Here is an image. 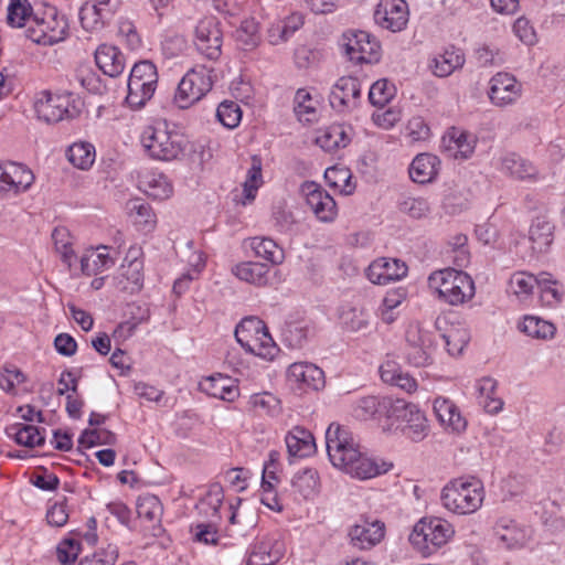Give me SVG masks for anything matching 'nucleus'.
<instances>
[{
	"instance_id": "nucleus-1",
	"label": "nucleus",
	"mask_w": 565,
	"mask_h": 565,
	"mask_svg": "<svg viewBox=\"0 0 565 565\" xmlns=\"http://www.w3.org/2000/svg\"><path fill=\"white\" fill-rule=\"evenodd\" d=\"M484 487L476 477H459L449 480L441 489L440 503L450 513L469 515L483 504Z\"/></svg>"
},
{
	"instance_id": "nucleus-2",
	"label": "nucleus",
	"mask_w": 565,
	"mask_h": 565,
	"mask_svg": "<svg viewBox=\"0 0 565 565\" xmlns=\"http://www.w3.org/2000/svg\"><path fill=\"white\" fill-rule=\"evenodd\" d=\"M383 429L399 433L413 443H420L429 434V423L425 412L417 404L394 398L387 424Z\"/></svg>"
},
{
	"instance_id": "nucleus-3",
	"label": "nucleus",
	"mask_w": 565,
	"mask_h": 565,
	"mask_svg": "<svg viewBox=\"0 0 565 565\" xmlns=\"http://www.w3.org/2000/svg\"><path fill=\"white\" fill-rule=\"evenodd\" d=\"M428 286L439 299L451 306L470 301L476 292L472 278L467 273L454 268L431 273L428 277Z\"/></svg>"
},
{
	"instance_id": "nucleus-4",
	"label": "nucleus",
	"mask_w": 565,
	"mask_h": 565,
	"mask_svg": "<svg viewBox=\"0 0 565 565\" xmlns=\"http://www.w3.org/2000/svg\"><path fill=\"white\" fill-rule=\"evenodd\" d=\"M235 339L247 353L265 361H273L280 351L266 323L258 317L242 319L235 328Z\"/></svg>"
},
{
	"instance_id": "nucleus-5",
	"label": "nucleus",
	"mask_w": 565,
	"mask_h": 565,
	"mask_svg": "<svg viewBox=\"0 0 565 565\" xmlns=\"http://www.w3.org/2000/svg\"><path fill=\"white\" fill-rule=\"evenodd\" d=\"M146 152L156 160L172 161L183 154L182 137L170 130L166 121H156L146 126L140 135Z\"/></svg>"
},
{
	"instance_id": "nucleus-6",
	"label": "nucleus",
	"mask_w": 565,
	"mask_h": 565,
	"mask_svg": "<svg viewBox=\"0 0 565 565\" xmlns=\"http://www.w3.org/2000/svg\"><path fill=\"white\" fill-rule=\"evenodd\" d=\"M455 535L454 525L441 518L424 516L409 534L411 544L422 554L431 555L445 546Z\"/></svg>"
},
{
	"instance_id": "nucleus-7",
	"label": "nucleus",
	"mask_w": 565,
	"mask_h": 565,
	"mask_svg": "<svg viewBox=\"0 0 565 565\" xmlns=\"http://www.w3.org/2000/svg\"><path fill=\"white\" fill-rule=\"evenodd\" d=\"M157 85L158 72L156 65L148 60L135 63L127 83V104L135 109L141 108L152 98Z\"/></svg>"
},
{
	"instance_id": "nucleus-8",
	"label": "nucleus",
	"mask_w": 565,
	"mask_h": 565,
	"mask_svg": "<svg viewBox=\"0 0 565 565\" xmlns=\"http://www.w3.org/2000/svg\"><path fill=\"white\" fill-rule=\"evenodd\" d=\"M70 33L66 17L50 8L43 17H35L26 29V36L34 43L44 46H53L65 41Z\"/></svg>"
},
{
	"instance_id": "nucleus-9",
	"label": "nucleus",
	"mask_w": 565,
	"mask_h": 565,
	"mask_svg": "<svg viewBox=\"0 0 565 565\" xmlns=\"http://www.w3.org/2000/svg\"><path fill=\"white\" fill-rule=\"evenodd\" d=\"M326 445L331 463L343 471L361 451L352 431L335 423L330 424L326 431Z\"/></svg>"
},
{
	"instance_id": "nucleus-10",
	"label": "nucleus",
	"mask_w": 565,
	"mask_h": 565,
	"mask_svg": "<svg viewBox=\"0 0 565 565\" xmlns=\"http://www.w3.org/2000/svg\"><path fill=\"white\" fill-rule=\"evenodd\" d=\"M213 70L204 65L190 68L181 78L175 95V104L186 109L201 100L213 86Z\"/></svg>"
},
{
	"instance_id": "nucleus-11",
	"label": "nucleus",
	"mask_w": 565,
	"mask_h": 565,
	"mask_svg": "<svg viewBox=\"0 0 565 565\" xmlns=\"http://www.w3.org/2000/svg\"><path fill=\"white\" fill-rule=\"evenodd\" d=\"M341 46L348 58L355 64L376 63L381 57L379 41L365 31L344 32L341 36Z\"/></svg>"
},
{
	"instance_id": "nucleus-12",
	"label": "nucleus",
	"mask_w": 565,
	"mask_h": 565,
	"mask_svg": "<svg viewBox=\"0 0 565 565\" xmlns=\"http://www.w3.org/2000/svg\"><path fill=\"white\" fill-rule=\"evenodd\" d=\"M196 52L206 60L217 61L222 55L223 32L220 22L213 17L201 19L193 31Z\"/></svg>"
},
{
	"instance_id": "nucleus-13",
	"label": "nucleus",
	"mask_w": 565,
	"mask_h": 565,
	"mask_svg": "<svg viewBox=\"0 0 565 565\" xmlns=\"http://www.w3.org/2000/svg\"><path fill=\"white\" fill-rule=\"evenodd\" d=\"M34 180L35 177L28 166L14 161H0V199H11L25 193Z\"/></svg>"
},
{
	"instance_id": "nucleus-14",
	"label": "nucleus",
	"mask_w": 565,
	"mask_h": 565,
	"mask_svg": "<svg viewBox=\"0 0 565 565\" xmlns=\"http://www.w3.org/2000/svg\"><path fill=\"white\" fill-rule=\"evenodd\" d=\"M68 94L41 90L33 98V110L40 121L56 124L71 117Z\"/></svg>"
},
{
	"instance_id": "nucleus-15",
	"label": "nucleus",
	"mask_w": 565,
	"mask_h": 565,
	"mask_svg": "<svg viewBox=\"0 0 565 565\" xmlns=\"http://www.w3.org/2000/svg\"><path fill=\"white\" fill-rule=\"evenodd\" d=\"M285 552V543L277 534L258 536L247 550L246 565H275Z\"/></svg>"
},
{
	"instance_id": "nucleus-16",
	"label": "nucleus",
	"mask_w": 565,
	"mask_h": 565,
	"mask_svg": "<svg viewBox=\"0 0 565 565\" xmlns=\"http://www.w3.org/2000/svg\"><path fill=\"white\" fill-rule=\"evenodd\" d=\"M409 20V9L405 0H380L374 11L377 25L392 32L404 30Z\"/></svg>"
},
{
	"instance_id": "nucleus-17",
	"label": "nucleus",
	"mask_w": 565,
	"mask_h": 565,
	"mask_svg": "<svg viewBox=\"0 0 565 565\" xmlns=\"http://www.w3.org/2000/svg\"><path fill=\"white\" fill-rule=\"evenodd\" d=\"M306 203L318 221L332 223L338 216L334 199L315 182H306L301 188Z\"/></svg>"
},
{
	"instance_id": "nucleus-18",
	"label": "nucleus",
	"mask_w": 565,
	"mask_h": 565,
	"mask_svg": "<svg viewBox=\"0 0 565 565\" xmlns=\"http://www.w3.org/2000/svg\"><path fill=\"white\" fill-rule=\"evenodd\" d=\"M522 95V85L510 73L499 72L489 81L488 96L492 105L507 107L516 103Z\"/></svg>"
},
{
	"instance_id": "nucleus-19",
	"label": "nucleus",
	"mask_w": 565,
	"mask_h": 565,
	"mask_svg": "<svg viewBox=\"0 0 565 565\" xmlns=\"http://www.w3.org/2000/svg\"><path fill=\"white\" fill-rule=\"evenodd\" d=\"M361 98V85L356 77L342 76L332 86L329 99L338 113H348L358 107Z\"/></svg>"
},
{
	"instance_id": "nucleus-20",
	"label": "nucleus",
	"mask_w": 565,
	"mask_h": 565,
	"mask_svg": "<svg viewBox=\"0 0 565 565\" xmlns=\"http://www.w3.org/2000/svg\"><path fill=\"white\" fill-rule=\"evenodd\" d=\"M288 382L300 391H318L324 386V373L308 362H295L287 370Z\"/></svg>"
},
{
	"instance_id": "nucleus-21",
	"label": "nucleus",
	"mask_w": 565,
	"mask_h": 565,
	"mask_svg": "<svg viewBox=\"0 0 565 565\" xmlns=\"http://www.w3.org/2000/svg\"><path fill=\"white\" fill-rule=\"evenodd\" d=\"M385 535V525L379 520H361L349 530L350 543L359 550H371Z\"/></svg>"
},
{
	"instance_id": "nucleus-22",
	"label": "nucleus",
	"mask_w": 565,
	"mask_h": 565,
	"mask_svg": "<svg viewBox=\"0 0 565 565\" xmlns=\"http://www.w3.org/2000/svg\"><path fill=\"white\" fill-rule=\"evenodd\" d=\"M407 274V266L396 258L381 257L373 260L366 270V276L372 284L387 285L397 281Z\"/></svg>"
},
{
	"instance_id": "nucleus-23",
	"label": "nucleus",
	"mask_w": 565,
	"mask_h": 565,
	"mask_svg": "<svg viewBox=\"0 0 565 565\" xmlns=\"http://www.w3.org/2000/svg\"><path fill=\"white\" fill-rule=\"evenodd\" d=\"M303 23L305 17L300 12L277 18L269 23L266 30V40L270 45L284 44L302 28Z\"/></svg>"
},
{
	"instance_id": "nucleus-24",
	"label": "nucleus",
	"mask_w": 565,
	"mask_h": 565,
	"mask_svg": "<svg viewBox=\"0 0 565 565\" xmlns=\"http://www.w3.org/2000/svg\"><path fill=\"white\" fill-rule=\"evenodd\" d=\"M394 398L388 396H364L352 404L351 414L359 420L388 418Z\"/></svg>"
},
{
	"instance_id": "nucleus-25",
	"label": "nucleus",
	"mask_w": 565,
	"mask_h": 565,
	"mask_svg": "<svg viewBox=\"0 0 565 565\" xmlns=\"http://www.w3.org/2000/svg\"><path fill=\"white\" fill-rule=\"evenodd\" d=\"M201 392L225 402H234L239 396L235 380L221 373L213 374L200 381Z\"/></svg>"
},
{
	"instance_id": "nucleus-26",
	"label": "nucleus",
	"mask_w": 565,
	"mask_h": 565,
	"mask_svg": "<svg viewBox=\"0 0 565 565\" xmlns=\"http://www.w3.org/2000/svg\"><path fill=\"white\" fill-rule=\"evenodd\" d=\"M500 171L515 180L536 182L540 180L537 168L527 159L516 154L508 153L500 162Z\"/></svg>"
},
{
	"instance_id": "nucleus-27",
	"label": "nucleus",
	"mask_w": 565,
	"mask_h": 565,
	"mask_svg": "<svg viewBox=\"0 0 565 565\" xmlns=\"http://www.w3.org/2000/svg\"><path fill=\"white\" fill-rule=\"evenodd\" d=\"M433 408L438 422L445 429L452 433H461L466 429V419L462 417L458 406L449 398L436 397Z\"/></svg>"
},
{
	"instance_id": "nucleus-28",
	"label": "nucleus",
	"mask_w": 565,
	"mask_h": 565,
	"mask_svg": "<svg viewBox=\"0 0 565 565\" xmlns=\"http://www.w3.org/2000/svg\"><path fill=\"white\" fill-rule=\"evenodd\" d=\"M494 530L498 540L510 550L522 548L531 540V530L512 520H499Z\"/></svg>"
},
{
	"instance_id": "nucleus-29",
	"label": "nucleus",
	"mask_w": 565,
	"mask_h": 565,
	"mask_svg": "<svg viewBox=\"0 0 565 565\" xmlns=\"http://www.w3.org/2000/svg\"><path fill=\"white\" fill-rule=\"evenodd\" d=\"M443 146L455 159H468L475 151L476 138L459 128H450L443 137Z\"/></svg>"
},
{
	"instance_id": "nucleus-30",
	"label": "nucleus",
	"mask_w": 565,
	"mask_h": 565,
	"mask_svg": "<svg viewBox=\"0 0 565 565\" xmlns=\"http://www.w3.org/2000/svg\"><path fill=\"white\" fill-rule=\"evenodd\" d=\"M352 138V128L343 124H333L321 129L317 137L316 143L327 152H334L341 148H345Z\"/></svg>"
},
{
	"instance_id": "nucleus-31",
	"label": "nucleus",
	"mask_w": 565,
	"mask_h": 565,
	"mask_svg": "<svg viewBox=\"0 0 565 565\" xmlns=\"http://www.w3.org/2000/svg\"><path fill=\"white\" fill-rule=\"evenodd\" d=\"M95 62L98 68L109 77L120 75L126 67L124 54L118 47L108 44H102L96 49Z\"/></svg>"
},
{
	"instance_id": "nucleus-32",
	"label": "nucleus",
	"mask_w": 565,
	"mask_h": 565,
	"mask_svg": "<svg viewBox=\"0 0 565 565\" xmlns=\"http://www.w3.org/2000/svg\"><path fill=\"white\" fill-rule=\"evenodd\" d=\"M288 452L292 457L305 458L312 455L316 450L315 438L312 434L300 426H295L285 437Z\"/></svg>"
},
{
	"instance_id": "nucleus-33",
	"label": "nucleus",
	"mask_w": 565,
	"mask_h": 565,
	"mask_svg": "<svg viewBox=\"0 0 565 565\" xmlns=\"http://www.w3.org/2000/svg\"><path fill=\"white\" fill-rule=\"evenodd\" d=\"M140 188L154 200H167L173 194V185L168 177L158 171H149L140 179Z\"/></svg>"
},
{
	"instance_id": "nucleus-34",
	"label": "nucleus",
	"mask_w": 565,
	"mask_h": 565,
	"mask_svg": "<svg viewBox=\"0 0 565 565\" xmlns=\"http://www.w3.org/2000/svg\"><path fill=\"white\" fill-rule=\"evenodd\" d=\"M142 267V262L138 259H134L126 265H121L120 271L115 278L116 287L128 294L139 291L143 284Z\"/></svg>"
},
{
	"instance_id": "nucleus-35",
	"label": "nucleus",
	"mask_w": 565,
	"mask_h": 565,
	"mask_svg": "<svg viewBox=\"0 0 565 565\" xmlns=\"http://www.w3.org/2000/svg\"><path fill=\"white\" fill-rule=\"evenodd\" d=\"M465 64L463 53L455 47L446 49L430 61V68L438 77H447Z\"/></svg>"
},
{
	"instance_id": "nucleus-36",
	"label": "nucleus",
	"mask_w": 565,
	"mask_h": 565,
	"mask_svg": "<svg viewBox=\"0 0 565 565\" xmlns=\"http://www.w3.org/2000/svg\"><path fill=\"white\" fill-rule=\"evenodd\" d=\"M439 160L436 156L420 153L412 161L408 173L411 179L420 184L431 182L437 175Z\"/></svg>"
},
{
	"instance_id": "nucleus-37",
	"label": "nucleus",
	"mask_w": 565,
	"mask_h": 565,
	"mask_svg": "<svg viewBox=\"0 0 565 565\" xmlns=\"http://www.w3.org/2000/svg\"><path fill=\"white\" fill-rule=\"evenodd\" d=\"M256 257L263 258L270 264L279 265L285 259L284 249L271 238L255 236L245 242Z\"/></svg>"
},
{
	"instance_id": "nucleus-38",
	"label": "nucleus",
	"mask_w": 565,
	"mask_h": 565,
	"mask_svg": "<svg viewBox=\"0 0 565 565\" xmlns=\"http://www.w3.org/2000/svg\"><path fill=\"white\" fill-rule=\"evenodd\" d=\"M6 431L17 444L24 447H40L45 443V430L33 425L15 423L7 427Z\"/></svg>"
},
{
	"instance_id": "nucleus-39",
	"label": "nucleus",
	"mask_w": 565,
	"mask_h": 565,
	"mask_svg": "<svg viewBox=\"0 0 565 565\" xmlns=\"http://www.w3.org/2000/svg\"><path fill=\"white\" fill-rule=\"evenodd\" d=\"M115 264L109 256L107 246H99L96 249L86 250L81 257V270L86 276L96 275Z\"/></svg>"
},
{
	"instance_id": "nucleus-40",
	"label": "nucleus",
	"mask_w": 565,
	"mask_h": 565,
	"mask_svg": "<svg viewBox=\"0 0 565 565\" xmlns=\"http://www.w3.org/2000/svg\"><path fill=\"white\" fill-rule=\"evenodd\" d=\"M292 491L305 500L313 499L320 491V478L313 468L298 471L291 480Z\"/></svg>"
},
{
	"instance_id": "nucleus-41",
	"label": "nucleus",
	"mask_w": 565,
	"mask_h": 565,
	"mask_svg": "<svg viewBox=\"0 0 565 565\" xmlns=\"http://www.w3.org/2000/svg\"><path fill=\"white\" fill-rule=\"evenodd\" d=\"M232 273L239 280L262 287L268 282L269 268L258 262H243L233 267Z\"/></svg>"
},
{
	"instance_id": "nucleus-42",
	"label": "nucleus",
	"mask_w": 565,
	"mask_h": 565,
	"mask_svg": "<svg viewBox=\"0 0 565 565\" xmlns=\"http://www.w3.org/2000/svg\"><path fill=\"white\" fill-rule=\"evenodd\" d=\"M137 514L138 518L150 523L153 530H160L161 518L163 508L161 501L157 495L143 494L137 499Z\"/></svg>"
},
{
	"instance_id": "nucleus-43",
	"label": "nucleus",
	"mask_w": 565,
	"mask_h": 565,
	"mask_svg": "<svg viewBox=\"0 0 565 565\" xmlns=\"http://www.w3.org/2000/svg\"><path fill=\"white\" fill-rule=\"evenodd\" d=\"M407 291L405 288L398 287L386 291L381 306L379 307V316L383 322L393 323L398 315V308L406 300Z\"/></svg>"
},
{
	"instance_id": "nucleus-44",
	"label": "nucleus",
	"mask_w": 565,
	"mask_h": 565,
	"mask_svg": "<svg viewBox=\"0 0 565 565\" xmlns=\"http://www.w3.org/2000/svg\"><path fill=\"white\" fill-rule=\"evenodd\" d=\"M247 405L248 409L257 416L274 417L281 411L280 399L270 392L252 394Z\"/></svg>"
},
{
	"instance_id": "nucleus-45",
	"label": "nucleus",
	"mask_w": 565,
	"mask_h": 565,
	"mask_svg": "<svg viewBox=\"0 0 565 565\" xmlns=\"http://www.w3.org/2000/svg\"><path fill=\"white\" fill-rule=\"evenodd\" d=\"M553 225L545 220H535L529 231V239L534 253H545L553 243Z\"/></svg>"
},
{
	"instance_id": "nucleus-46",
	"label": "nucleus",
	"mask_w": 565,
	"mask_h": 565,
	"mask_svg": "<svg viewBox=\"0 0 565 565\" xmlns=\"http://www.w3.org/2000/svg\"><path fill=\"white\" fill-rule=\"evenodd\" d=\"M68 161L77 169L89 170L95 162V147L85 141L71 145L66 152Z\"/></svg>"
},
{
	"instance_id": "nucleus-47",
	"label": "nucleus",
	"mask_w": 565,
	"mask_h": 565,
	"mask_svg": "<svg viewBox=\"0 0 565 565\" xmlns=\"http://www.w3.org/2000/svg\"><path fill=\"white\" fill-rule=\"evenodd\" d=\"M386 471L387 469L380 466L375 460L364 456L361 451L344 470V472L350 476L362 480L374 478Z\"/></svg>"
},
{
	"instance_id": "nucleus-48",
	"label": "nucleus",
	"mask_w": 565,
	"mask_h": 565,
	"mask_svg": "<svg viewBox=\"0 0 565 565\" xmlns=\"http://www.w3.org/2000/svg\"><path fill=\"white\" fill-rule=\"evenodd\" d=\"M520 330L526 335L539 340H551L556 332V328L552 322L536 316L524 317L520 323Z\"/></svg>"
},
{
	"instance_id": "nucleus-49",
	"label": "nucleus",
	"mask_w": 565,
	"mask_h": 565,
	"mask_svg": "<svg viewBox=\"0 0 565 565\" xmlns=\"http://www.w3.org/2000/svg\"><path fill=\"white\" fill-rule=\"evenodd\" d=\"M295 114L300 121L313 122L318 118L317 102L306 89H298L295 96Z\"/></svg>"
},
{
	"instance_id": "nucleus-50",
	"label": "nucleus",
	"mask_w": 565,
	"mask_h": 565,
	"mask_svg": "<svg viewBox=\"0 0 565 565\" xmlns=\"http://www.w3.org/2000/svg\"><path fill=\"white\" fill-rule=\"evenodd\" d=\"M537 285V276L527 271H516L509 280V291L519 299H527Z\"/></svg>"
},
{
	"instance_id": "nucleus-51",
	"label": "nucleus",
	"mask_w": 565,
	"mask_h": 565,
	"mask_svg": "<svg viewBox=\"0 0 565 565\" xmlns=\"http://www.w3.org/2000/svg\"><path fill=\"white\" fill-rule=\"evenodd\" d=\"M263 184L262 160L259 157L252 158V166L247 171L246 180L243 184L245 200L250 202L255 199L258 189Z\"/></svg>"
},
{
	"instance_id": "nucleus-52",
	"label": "nucleus",
	"mask_w": 565,
	"mask_h": 565,
	"mask_svg": "<svg viewBox=\"0 0 565 565\" xmlns=\"http://www.w3.org/2000/svg\"><path fill=\"white\" fill-rule=\"evenodd\" d=\"M216 118L225 128L234 129L242 120L241 106L236 102L224 100L217 106Z\"/></svg>"
},
{
	"instance_id": "nucleus-53",
	"label": "nucleus",
	"mask_w": 565,
	"mask_h": 565,
	"mask_svg": "<svg viewBox=\"0 0 565 565\" xmlns=\"http://www.w3.org/2000/svg\"><path fill=\"white\" fill-rule=\"evenodd\" d=\"M431 131L422 116L412 117L405 128L404 137L408 143H422L429 140Z\"/></svg>"
},
{
	"instance_id": "nucleus-54",
	"label": "nucleus",
	"mask_w": 565,
	"mask_h": 565,
	"mask_svg": "<svg viewBox=\"0 0 565 565\" xmlns=\"http://www.w3.org/2000/svg\"><path fill=\"white\" fill-rule=\"evenodd\" d=\"M324 178L331 186L339 189L342 193L350 194L354 189V185L351 183V172L347 168H328L324 172Z\"/></svg>"
},
{
	"instance_id": "nucleus-55",
	"label": "nucleus",
	"mask_w": 565,
	"mask_h": 565,
	"mask_svg": "<svg viewBox=\"0 0 565 565\" xmlns=\"http://www.w3.org/2000/svg\"><path fill=\"white\" fill-rule=\"evenodd\" d=\"M134 223L145 232H150L157 223L156 214L152 207L147 203H135L131 207Z\"/></svg>"
},
{
	"instance_id": "nucleus-56",
	"label": "nucleus",
	"mask_w": 565,
	"mask_h": 565,
	"mask_svg": "<svg viewBox=\"0 0 565 565\" xmlns=\"http://www.w3.org/2000/svg\"><path fill=\"white\" fill-rule=\"evenodd\" d=\"M394 95L395 86L387 79H379L370 87L369 100L374 106L383 107Z\"/></svg>"
},
{
	"instance_id": "nucleus-57",
	"label": "nucleus",
	"mask_w": 565,
	"mask_h": 565,
	"mask_svg": "<svg viewBox=\"0 0 565 565\" xmlns=\"http://www.w3.org/2000/svg\"><path fill=\"white\" fill-rule=\"evenodd\" d=\"M541 297L548 305L561 301L562 292L556 280L553 279L552 275L542 273L537 276V285Z\"/></svg>"
},
{
	"instance_id": "nucleus-58",
	"label": "nucleus",
	"mask_w": 565,
	"mask_h": 565,
	"mask_svg": "<svg viewBox=\"0 0 565 565\" xmlns=\"http://www.w3.org/2000/svg\"><path fill=\"white\" fill-rule=\"evenodd\" d=\"M31 7L28 0H11L7 20L11 26L21 28L30 19Z\"/></svg>"
},
{
	"instance_id": "nucleus-59",
	"label": "nucleus",
	"mask_w": 565,
	"mask_h": 565,
	"mask_svg": "<svg viewBox=\"0 0 565 565\" xmlns=\"http://www.w3.org/2000/svg\"><path fill=\"white\" fill-rule=\"evenodd\" d=\"M405 340L407 345L434 348V334L425 330L418 322L408 324L405 332Z\"/></svg>"
},
{
	"instance_id": "nucleus-60",
	"label": "nucleus",
	"mask_w": 565,
	"mask_h": 565,
	"mask_svg": "<svg viewBox=\"0 0 565 565\" xmlns=\"http://www.w3.org/2000/svg\"><path fill=\"white\" fill-rule=\"evenodd\" d=\"M115 443V435L106 429H86L78 438L79 446L92 448L96 445H111Z\"/></svg>"
},
{
	"instance_id": "nucleus-61",
	"label": "nucleus",
	"mask_w": 565,
	"mask_h": 565,
	"mask_svg": "<svg viewBox=\"0 0 565 565\" xmlns=\"http://www.w3.org/2000/svg\"><path fill=\"white\" fill-rule=\"evenodd\" d=\"M24 381L25 375L14 365L4 366L0 371V387L9 394H15L17 387Z\"/></svg>"
},
{
	"instance_id": "nucleus-62",
	"label": "nucleus",
	"mask_w": 565,
	"mask_h": 565,
	"mask_svg": "<svg viewBox=\"0 0 565 565\" xmlns=\"http://www.w3.org/2000/svg\"><path fill=\"white\" fill-rule=\"evenodd\" d=\"M399 211L412 218H423L429 214L430 206L424 198H406L401 201Z\"/></svg>"
},
{
	"instance_id": "nucleus-63",
	"label": "nucleus",
	"mask_w": 565,
	"mask_h": 565,
	"mask_svg": "<svg viewBox=\"0 0 565 565\" xmlns=\"http://www.w3.org/2000/svg\"><path fill=\"white\" fill-rule=\"evenodd\" d=\"M224 500L223 489L218 484H214L210 488L205 497L201 500L200 507L205 514L212 516L218 515V510L222 507Z\"/></svg>"
},
{
	"instance_id": "nucleus-64",
	"label": "nucleus",
	"mask_w": 565,
	"mask_h": 565,
	"mask_svg": "<svg viewBox=\"0 0 565 565\" xmlns=\"http://www.w3.org/2000/svg\"><path fill=\"white\" fill-rule=\"evenodd\" d=\"M79 552V541L71 537L62 540L56 546V557L62 565H68L74 563Z\"/></svg>"
}]
</instances>
